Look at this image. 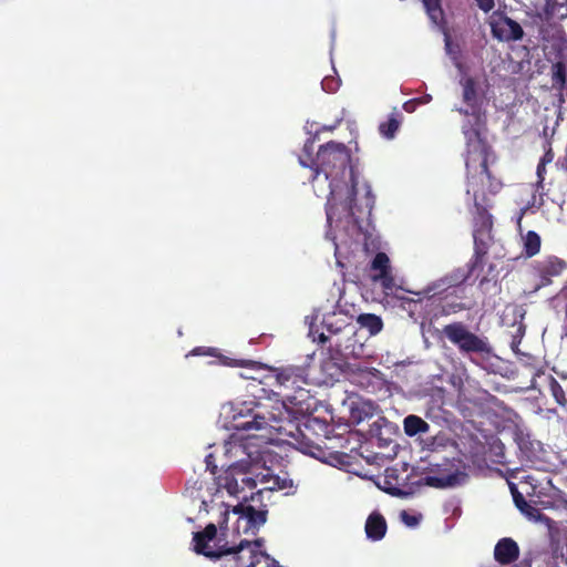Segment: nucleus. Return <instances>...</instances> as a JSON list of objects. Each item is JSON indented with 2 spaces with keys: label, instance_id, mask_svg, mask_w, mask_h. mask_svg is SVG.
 Listing matches in <instances>:
<instances>
[{
  "label": "nucleus",
  "instance_id": "obj_28",
  "mask_svg": "<svg viewBox=\"0 0 567 567\" xmlns=\"http://www.w3.org/2000/svg\"><path fill=\"white\" fill-rule=\"evenodd\" d=\"M322 89L328 93H333L339 87V81L334 80L333 78L326 76L321 81Z\"/></svg>",
  "mask_w": 567,
  "mask_h": 567
},
{
  "label": "nucleus",
  "instance_id": "obj_4",
  "mask_svg": "<svg viewBox=\"0 0 567 567\" xmlns=\"http://www.w3.org/2000/svg\"><path fill=\"white\" fill-rule=\"evenodd\" d=\"M217 538V527L215 524H208L203 532H196L193 535V549L196 554L203 555L208 558H220L224 555L227 557L221 567H249L252 566L254 563L250 561L247 564L243 560L239 553L245 548L250 546V542L241 540L237 547L226 548L225 546H220L218 548H214L209 545L210 542H214Z\"/></svg>",
  "mask_w": 567,
  "mask_h": 567
},
{
  "label": "nucleus",
  "instance_id": "obj_5",
  "mask_svg": "<svg viewBox=\"0 0 567 567\" xmlns=\"http://www.w3.org/2000/svg\"><path fill=\"white\" fill-rule=\"evenodd\" d=\"M467 145L466 167L468 173L474 171L475 175L468 179L467 194L473 190L474 202H477L478 189L475 188V182L478 179L481 183L489 179L487 172V145L481 138L478 131L464 130Z\"/></svg>",
  "mask_w": 567,
  "mask_h": 567
},
{
  "label": "nucleus",
  "instance_id": "obj_47",
  "mask_svg": "<svg viewBox=\"0 0 567 567\" xmlns=\"http://www.w3.org/2000/svg\"><path fill=\"white\" fill-rule=\"evenodd\" d=\"M326 324L328 326V330H329V331H332V330L330 329L331 323H326Z\"/></svg>",
  "mask_w": 567,
  "mask_h": 567
},
{
  "label": "nucleus",
  "instance_id": "obj_37",
  "mask_svg": "<svg viewBox=\"0 0 567 567\" xmlns=\"http://www.w3.org/2000/svg\"><path fill=\"white\" fill-rule=\"evenodd\" d=\"M554 158V155L551 153V151H547L545 153V155L542 157V159L539 161V163H544V165H547L548 163H550Z\"/></svg>",
  "mask_w": 567,
  "mask_h": 567
},
{
  "label": "nucleus",
  "instance_id": "obj_29",
  "mask_svg": "<svg viewBox=\"0 0 567 567\" xmlns=\"http://www.w3.org/2000/svg\"><path fill=\"white\" fill-rule=\"evenodd\" d=\"M400 517H401L402 522L406 526H409V527H414V526H416L420 523V517L419 516L410 514V513H408L405 511H403L400 514Z\"/></svg>",
  "mask_w": 567,
  "mask_h": 567
},
{
  "label": "nucleus",
  "instance_id": "obj_18",
  "mask_svg": "<svg viewBox=\"0 0 567 567\" xmlns=\"http://www.w3.org/2000/svg\"><path fill=\"white\" fill-rule=\"evenodd\" d=\"M357 322L361 328L367 329L371 336L378 334L383 328L381 318L371 313L360 315Z\"/></svg>",
  "mask_w": 567,
  "mask_h": 567
},
{
  "label": "nucleus",
  "instance_id": "obj_9",
  "mask_svg": "<svg viewBox=\"0 0 567 567\" xmlns=\"http://www.w3.org/2000/svg\"><path fill=\"white\" fill-rule=\"evenodd\" d=\"M493 35L499 41H516L523 37L522 27L502 13H493L489 18Z\"/></svg>",
  "mask_w": 567,
  "mask_h": 567
},
{
  "label": "nucleus",
  "instance_id": "obj_46",
  "mask_svg": "<svg viewBox=\"0 0 567 567\" xmlns=\"http://www.w3.org/2000/svg\"><path fill=\"white\" fill-rule=\"evenodd\" d=\"M354 412V406H350V413L353 414Z\"/></svg>",
  "mask_w": 567,
  "mask_h": 567
},
{
  "label": "nucleus",
  "instance_id": "obj_42",
  "mask_svg": "<svg viewBox=\"0 0 567 567\" xmlns=\"http://www.w3.org/2000/svg\"><path fill=\"white\" fill-rule=\"evenodd\" d=\"M431 101H432V96L430 94H427V95L423 96L422 99H420L419 103L426 104V103H429Z\"/></svg>",
  "mask_w": 567,
  "mask_h": 567
},
{
  "label": "nucleus",
  "instance_id": "obj_1",
  "mask_svg": "<svg viewBox=\"0 0 567 567\" xmlns=\"http://www.w3.org/2000/svg\"><path fill=\"white\" fill-rule=\"evenodd\" d=\"M238 414L251 415V420L238 422L239 430H262L269 425L280 434L291 439L290 442L303 454L310 455L326 464L332 465L348 474H353L354 456L343 450L348 449L354 432L349 424L332 426L326 420L313 415L278 419L265 411L259 402H244ZM354 449L351 447L350 452Z\"/></svg>",
  "mask_w": 567,
  "mask_h": 567
},
{
  "label": "nucleus",
  "instance_id": "obj_12",
  "mask_svg": "<svg viewBox=\"0 0 567 567\" xmlns=\"http://www.w3.org/2000/svg\"><path fill=\"white\" fill-rule=\"evenodd\" d=\"M519 554L517 544L511 538H504L495 546L494 555L496 560L502 564L514 561Z\"/></svg>",
  "mask_w": 567,
  "mask_h": 567
},
{
  "label": "nucleus",
  "instance_id": "obj_45",
  "mask_svg": "<svg viewBox=\"0 0 567 567\" xmlns=\"http://www.w3.org/2000/svg\"><path fill=\"white\" fill-rule=\"evenodd\" d=\"M457 111H458V112H461V113H464V114H468V113H470V111H468V110H462V109H458Z\"/></svg>",
  "mask_w": 567,
  "mask_h": 567
},
{
  "label": "nucleus",
  "instance_id": "obj_22",
  "mask_svg": "<svg viewBox=\"0 0 567 567\" xmlns=\"http://www.w3.org/2000/svg\"><path fill=\"white\" fill-rule=\"evenodd\" d=\"M426 13L434 24H440L443 21V9L441 7V0H422Z\"/></svg>",
  "mask_w": 567,
  "mask_h": 567
},
{
  "label": "nucleus",
  "instance_id": "obj_19",
  "mask_svg": "<svg viewBox=\"0 0 567 567\" xmlns=\"http://www.w3.org/2000/svg\"><path fill=\"white\" fill-rule=\"evenodd\" d=\"M260 482L266 484L264 489L268 491H282L292 486L291 480L268 474L262 475Z\"/></svg>",
  "mask_w": 567,
  "mask_h": 567
},
{
  "label": "nucleus",
  "instance_id": "obj_38",
  "mask_svg": "<svg viewBox=\"0 0 567 567\" xmlns=\"http://www.w3.org/2000/svg\"><path fill=\"white\" fill-rule=\"evenodd\" d=\"M375 484L380 487V488H383L384 491L391 493V494H395L399 489L396 487H390V486H386V485H381V482L380 481H377Z\"/></svg>",
  "mask_w": 567,
  "mask_h": 567
},
{
  "label": "nucleus",
  "instance_id": "obj_17",
  "mask_svg": "<svg viewBox=\"0 0 567 567\" xmlns=\"http://www.w3.org/2000/svg\"><path fill=\"white\" fill-rule=\"evenodd\" d=\"M404 433L412 437L419 434H425L430 431V425L417 415L410 414L403 420Z\"/></svg>",
  "mask_w": 567,
  "mask_h": 567
},
{
  "label": "nucleus",
  "instance_id": "obj_41",
  "mask_svg": "<svg viewBox=\"0 0 567 567\" xmlns=\"http://www.w3.org/2000/svg\"><path fill=\"white\" fill-rule=\"evenodd\" d=\"M355 476H360L362 478H369V480L374 478V474H369V473H364V472H360V471H357Z\"/></svg>",
  "mask_w": 567,
  "mask_h": 567
},
{
  "label": "nucleus",
  "instance_id": "obj_24",
  "mask_svg": "<svg viewBox=\"0 0 567 567\" xmlns=\"http://www.w3.org/2000/svg\"><path fill=\"white\" fill-rule=\"evenodd\" d=\"M377 408L369 401H357V424H359L363 417L360 415L363 412L364 417L372 416L375 412Z\"/></svg>",
  "mask_w": 567,
  "mask_h": 567
},
{
  "label": "nucleus",
  "instance_id": "obj_13",
  "mask_svg": "<svg viewBox=\"0 0 567 567\" xmlns=\"http://www.w3.org/2000/svg\"><path fill=\"white\" fill-rule=\"evenodd\" d=\"M192 355H208L218 359V362L227 367H246L252 363L248 360L231 359L218 353V349L212 347H196L190 351Z\"/></svg>",
  "mask_w": 567,
  "mask_h": 567
},
{
  "label": "nucleus",
  "instance_id": "obj_44",
  "mask_svg": "<svg viewBox=\"0 0 567 567\" xmlns=\"http://www.w3.org/2000/svg\"><path fill=\"white\" fill-rule=\"evenodd\" d=\"M404 109L408 111V112H411L412 111V106H410V103H406L404 105Z\"/></svg>",
  "mask_w": 567,
  "mask_h": 567
},
{
  "label": "nucleus",
  "instance_id": "obj_27",
  "mask_svg": "<svg viewBox=\"0 0 567 567\" xmlns=\"http://www.w3.org/2000/svg\"><path fill=\"white\" fill-rule=\"evenodd\" d=\"M368 464L375 465L378 470L384 466L385 464V456L383 454H372L368 456H361Z\"/></svg>",
  "mask_w": 567,
  "mask_h": 567
},
{
  "label": "nucleus",
  "instance_id": "obj_34",
  "mask_svg": "<svg viewBox=\"0 0 567 567\" xmlns=\"http://www.w3.org/2000/svg\"><path fill=\"white\" fill-rule=\"evenodd\" d=\"M478 7L485 11L488 12L494 8V0H476Z\"/></svg>",
  "mask_w": 567,
  "mask_h": 567
},
{
  "label": "nucleus",
  "instance_id": "obj_30",
  "mask_svg": "<svg viewBox=\"0 0 567 567\" xmlns=\"http://www.w3.org/2000/svg\"><path fill=\"white\" fill-rule=\"evenodd\" d=\"M525 506V511H520L523 514H525L529 519L538 520L542 517V514L539 511L532 505H529L527 502H523Z\"/></svg>",
  "mask_w": 567,
  "mask_h": 567
},
{
  "label": "nucleus",
  "instance_id": "obj_14",
  "mask_svg": "<svg viewBox=\"0 0 567 567\" xmlns=\"http://www.w3.org/2000/svg\"><path fill=\"white\" fill-rule=\"evenodd\" d=\"M386 532V523L384 517L379 513H372L365 522V534L371 540H380Z\"/></svg>",
  "mask_w": 567,
  "mask_h": 567
},
{
  "label": "nucleus",
  "instance_id": "obj_15",
  "mask_svg": "<svg viewBox=\"0 0 567 567\" xmlns=\"http://www.w3.org/2000/svg\"><path fill=\"white\" fill-rule=\"evenodd\" d=\"M465 477L463 472L455 471L449 474L427 475L425 482L433 487H450L463 483Z\"/></svg>",
  "mask_w": 567,
  "mask_h": 567
},
{
  "label": "nucleus",
  "instance_id": "obj_40",
  "mask_svg": "<svg viewBox=\"0 0 567 567\" xmlns=\"http://www.w3.org/2000/svg\"><path fill=\"white\" fill-rule=\"evenodd\" d=\"M514 499H515L516 506L520 511H525V506H524L523 502H526V501L522 496H515Z\"/></svg>",
  "mask_w": 567,
  "mask_h": 567
},
{
  "label": "nucleus",
  "instance_id": "obj_3",
  "mask_svg": "<svg viewBox=\"0 0 567 567\" xmlns=\"http://www.w3.org/2000/svg\"><path fill=\"white\" fill-rule=\"evenodd\" d=\"M225 455L236 461L227 464L223 463L221 467H226L223 474L216 477V484L219 488H225L229 495L238 496L240 492L255 489L257 487V477L250 476L254 468L260 462L261 451L252 449L251 439L230 440L224 444Z\"/></svg>",
  "mask_w": 567,
  "mask_h": 567
},
{
  "label": "nucleus",
  "instance_id": "obj_21",
  "mask_svg": "<svg viewBox=\"0 0 567 567\" xmlns=\"http://www.w3.org/2000/svg\"><path fill=\"white\" fill-rule=\"evenodd\" d=\"M461 85L463 86V100L474 112L476 102L475 82L472 78L464 76L461 79Z\"/></svg>",
  "mask_w": 567,
  "mask_h": 567
},
{
  "label": "nucleus",
  "instance_id": "obj_31",
  "mask_svg": "<svg viewBox=\"0 0 567 567\" xmlns=\"http://www.w3.org/2000/svg\"><path fill=\"white\" fill-rule=\"evenodd\" d=\"M363 190H364V206L367 208V212H368V215L371 214V209L373 207V204H374V197L371 193V188L369 185H364L363 186Z\"/></svg>",
  "mask_w": 567,
  "mask_h": 567
},
{
  "label": "nucleus",
  "instance_id": "obj_20",
  "mask_svg": "<svg viewBox=\"0 0 567 567\" xmlns=\"http://www.w3.org/2000/svg\"><path fill=\"white\" fill-rule=\"evenodd\" d=\"M523 246L526 256L533 257L540 250V237L535 231L529 230L523 236Z\"/></svg>",
  "mask_w": 567,
  "mask_h": 567
},
{
  "label": "nucleus",
  "instance_id": "obj_7",
  "mask_svg": "<svg viewBox=\"0 0 567 567\" xmlns=\"http://www.w3.org/2000/svg\"><path fill=\"white\" fill-rule=\"evenodd\" d=\"M276 380L279 386L288 392L285 396L289 401L303 400V385L307 384L305 370L299 367H285L280 368L276 374Z\"/></svg>",
  "mask_w": 567,
  "mask_h": 567
},
{
  "label": "nucleus",
  "instance_id": "obj_25",
  "mask_svg": "<svg viewBox=\"0 0 567 567\" xmlns=\"http://www.w3.org/2000/svg\"><path fill=\"white\" fill-rule=\"evenodd\" d=\"M551 395L554 396L555 401L561 405L565 406L567 404V398L565 394V391L563 390L561 385L555 380L551 379L549 383Z\"/></svg>",
  "mask_w": 567,
  "mask_h": 567
},
{
  "label": "nucleus",
  "instance_id": "obj_10",
  "mask_svg": "<svg viewBox=\"0 0 567 567\" xmlns=\"http://www.w3.org/2000/svg\"><path fill=\"white\" fill-rule=\"evenodd\" d=\"M233 512L238 515L237 529L239 530L240 524L244 523L243 529L245 533L250 529H259L266 523L268 514L267 509H256L252 505L246 503H239L234 506Z\"/></svg>",
  "mask_w": 567,
  "mask_h": 567
},
{
  "label": "nucleus",
  "instance_id": "obj_16",
  "mask_svg": "<svg viewBox=\"0 0 567 567\" xmlns=\"http://www.w3.org/2000/svg\"><path fill=\"white\" fill-rule=\"evenodd\" d=\"M382 382L381 372L374 368H361L357 365V385L361 388H374Z\"/></svg>",
  "mask_w": 567,
  "mask_h": 567
},
{
  "label": "nucleus",
  "instance_id": "obj_11",
  "mask_svg": "<svg viewBox=\"0 0 567 567\" xmlns=\"http://www.w3.org/2000/svg\"><path fill=\"white\" fill-rule=\"evenodd\" d=\"M565 268V261L554 256L536 261L534 264V271L539 278V282L535 290L549 286L553 282V278L560 276Z\"/></svg>",
  "mask_w": 567,
  "mask_h": 567
},
{
  "label": "nucleus",
  "instance_id": "obj_43",
  "mask_svg": "<svg viewBox=\"0 0 567 567\" xmlns=\"http://www.w3.org/2000/svg\"><path fill=\"white\" fill-rule=\"evenodd\" d=\"M445 48H446L447 52L451 51V43H450V37L449 35H445Z\"/></svg>",
  "mask_w": 567,
  "mask_h": 567
},
{
  "label": "nucleus",
  "instance_id": "obj_33",
  "mask_svg": "<svg viewBox=\"0 0 567 567\" xmlns=\"http://www.w3.org/2000/svg\"><path fill=\"white\" fill-rule=\"evenodd\" d=\"M205 463H206V468L215 476V478L217 477L216 474L218 472V466L216 464V460H215V456L213 453H209L208 455H206L205 457Z\"/></svg>",
  "mask_w": 567,
  "mask_h": 567
},
{
  "label": "nucleus",
  "instance_id": "obj_8",
  "mask_svg": "<svg viewBox=\"0 0 567 567\" xmlns=\"http://www.w3.org/2000/svg\"><path fill=\"white\" fill-rule=\"evenodd\" d=\"M369 277L374 282H380L384 290H392L395 280L389 257L384 252H377L369 267Z\"/></svg>",
  "mask_w": 567,
  "mask_h": 567
},
{
  "label": "nucleus",
  "instance_id": "obj_35",
  "mask_svg": "<svg viewBox=\"0 0 567 567\" xmlns=\"http://www.w3.org/2000/svg\"><path fill=\"white\" fill-rule=\"evenodd\" d=\"M546 174V165L544 163H538L537 165V177H538V185H542Z\"/></svg>",
  "mask_w": 567,
  "mask_h": 567
},
{
  "label": "nucleus",
  "instance_id": "obj_32",
  "mask_svg": "<svg viewBox=\"0 0 567 567\" xmlns=\"http://www.w3.org/2000/svg\"><path fill=\"white\" fill-rule=\"evenodd\" d=\"M309 336L312 338L313 342H318L319 344H324L328 341V337L324 332H319L313 326L309 329Z\"/></svg>",
  "mask_w": 567,
  "mask_h": 567
},
{
  "label": "nucleus",
  "instance_id": "obj_2",
  "mask_svg": "<svg viewBox=\"0 0 567 567\" xmlns=\"http://www.w3.org/2000/svg\"><path fill=\"white\" fill-rule=\"evenodd\" d=\"M315 143L308 140L299 156V163L312 171L311 179L320 174L329 181L330 197L326 214L329 226L339 231L336 236V258L340 268L351 262V246L354 234V167L351 165L350 151L342 143L328 142L321 145L313 156Z\"/></svg>",
  "mask_w": 567,
  "mask_h": 567
},
{
  "label": "nucleus",
  "instance_id": "obj_39",
  "mask_svg": "<svg viewBox=\"0 0 567 567\" xmlns=\"http://www.w3.org/2000/svg\"><path fill=\"white\" fill-rule=\"evenodd\" d=\"M227 517H228V509L226 508L223 513V520H220L218 524H219V529L223 532L224 529H226L225 527V524L227 523Z\"/></svg>",
  "mask_w": 567,
  "mask_h": 567
},
{
  "label": "nucleus",
  "instance_id": "obj_6",
  "mask_svg": "<svg viewBox=\"0 0 567 567\" xmlns=\"http://www.w3.org/2000/svg\"><path fill=\"white\" fill-rule=\"evenodd\" d=\"M443 334L458 348L462 353H489L491 347L486 338L471 332L462 322L446 324Z\"/></svg>",
  "mask_w": 567,
  "mask_h": 567
},
{
  "label": "nucleus",
  "instance_id": "obj_26",
  "mask_svg": "<svg viewBox=\"0 0 567 567\" xmlns=\"http://www.w3.org/2000/svg\"><path fill=\"white\" fill-rule=\"evenodd\" d=\"M399 126H400L399 121L396 118L392 117L386 123H382L380 125V132L384 137L393 138Z\"/></svg>",
  "mask_w": 567,
  "mask_h": 567
},
{
  "label": "nucleus",
  "instance_id": "obj_23",
  "mask_svg": "<svg viewBox=\"0 0 567 567\" xmlns=\"http://www.w3.org/2000/svg\"><path fill=\"white\" fill-rule=\"evenodd\" d=\"M363 247L367 252H375L380 249L381 243L379 236L372 230H365L363 234Z\"/></svg>",
  "mask_w": 567,
  "mask_h": 567
},
{
  "label": "nucleus",
  "instance_id": "obj_36",
  "mask_svg": "<svg viewBox=\"0 0 567 567\" xmlns=\"http://www.w3.org/2000/svg\"><path fill=\"white\" fill-rule=\"evenodd\" d=\"M556 71L554 73V79L556 82H559L560 84H564L565 82V76H564V73H563V70H561V66L559 64H557L556 66Z\"/></svg>",
  "mask_w": 567,
  "mask_h": 567
}]
</instances>
